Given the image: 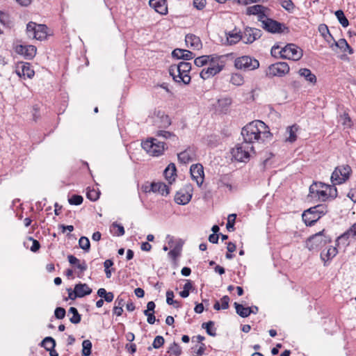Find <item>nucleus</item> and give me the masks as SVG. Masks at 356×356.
Segmentation results:
<instances>
[{
	"label": "nucleus",
	"mask_w": 356,
	"mask_h": 356,
	"mask_svg": "<svg viewBox=\"0 0 356 356\" xmlns=\"http://www.w3.org/2000/svg\"><path fill=\"white\" fill-rule=\"evenodd\" d=\"M243 142L252 144L259 140H264L270 135L268 127L261 120H254L245 125L241 131Z\"/></svg>",
	"instance_id": "1"
},
{
	"label": "nucleus",
	"mask_w": 356,
	"mask_h": 356,
	"mask_svg": "<svg viewBox=\"0 0 356 356\" xmlns=\"http://www.w3.org/2000/svg\"><path fill=\"white\" fill-rule=\"evenodd\" d=\"M191 70L190 63L181 61L177 65H172L169 68V73L175 81L182 82L186 85L191 82V78L189 75Z\"/></svg>",
	"instance_id": "2"
},
{
	"label": "nucleus",
	"mask_w": 356,
	"mask_h": 356,
	"mask_svg": "<svg viewBox=\"0 0 356 356\" xmlns=\"http://www.w3.org/2000/svg\"><path fill=\"white\" fill-rule=\"evenodd\" d=\"M327 212V207L325 204H318L304 211L302 215V220L307 226H312Z\"/></svg>",
	"instance_id": "3"
},
{
	"label": "nucleus",
	"mask_w": 356,
	"mask_h": 356,
	"mask_svg": "<svg viewBox=\"0 0 356 356\" xmlns=\"http://www.w3.org/2000/svg\"><path fill=\"white\" fill-rule=\"evenodd\" d=\"M331 241V237L326 235L325 230L323 229L307 238L306 241V247L310 251H318Z\"/></svg>",
	"instance_id": "4"
},
{
	"label": "nucleus",
	"mask_w": 356,
	"mask_h": 356,
	"mask_svg": "<svg viewBox=\"0 0 356 356\" xmlns=\"http://www.w3.org/2000/svg\"><path fill=\"white\" fill-rule=\"evenodd\" d=\"M254 151L252 145L245 142L238 143L232 150V157L237 161L246 162L249 160L250 152Z\"/></svg>",
	"instance_id": "5"
},
{
	"label": "nucleus",
	"mask_w": 356,
	"mask_h": 356,
	"mask_svg": "<svg viewBox=\"0 0 356 356\" xmlns=\"http://www.w3.org/2000/svg\"><path fill=\"white\" fill-rule=\"evenodd\" d=\"M47 26L44 24H38L33 22H29L26 25V34L30 38L42 40L47 38Z\"/></svg>",
	"instance_id": "6"
},
{
	"label": "nucleus",
	"mask_w": 356,
	"mask_h": 356,
	"mask_svg": "<svg viewBox=\"0 0 356 356\" xmlns=\"http://www.w3.org/2000/svg\"><path fill=\"white\" fill-rule=\"evenodd\" d=\"M165 145L164 142L159 141L154 138H151L142 143V147L150 155L159 156L163 153Z\"/></svg>",
	"instance_id": "7"
},
{
	"label": "nucleus",
	"mask_w": 356,
	"mask_h": 356,
	"mask_svg": "<svg viewBox=\"0 0 356 356\" xmlns=\"http://www.w3.org/2000/svg\"><path fill=\"white\" fill-rule=\"evenodd\" d=\"M351 172V168L348 165L337 166L332 173L331 181L334 185L343 184L349 179Z\"/></svg>",
	"instance_id": "8"
},
{
	"label": "nucleus",
	"mask_w": 356,
	"mask_h": 356,
	"mask_svg": "<svg viewBox=\"0 0 356 356\" xmlns=\"http://www.w3.org/2000/svg\"><path fill=\"white\" fill-rule=\"evenodd\" d=\"M278 54L282 58L299 60L302 57L303 51L302 49L295 44L290 43L281 48Z\"/></svg>",
	"instance_id": "9"
},
{
	"label": "nucleus",
	"mask_w": 356,
	"mask_h": 356,
	"mask_svg": "<svg viewBox=\"0 0 356 356\" xmlns=\"http://www.w3.org/2000/svg\"><path fill=\"white\" fill-rule=\"evenodd\" d=\"M290 67L286 62H277L269 65L266 71V76L268 78L274 76L282 77L289 72Z\"/></svg>",
	"instance_id": "10"
},
{
	"label": "nucleus",
	"mask_w": 356,
	"mask_h": 356,
	"mask_svg": "<svg viewBox=\"0 0 356 356\" xmlns=\"http://www.w3.org/2000/svg\"><path fill=\"white\" fill-rule=\"evenodd\" d=\"M234 65L239 70H253L259 67V62L250 56H243L236 58Z\"/></svg>",
	"instance_id": "11"
},
{
	"label": "nucleus",
	"mask_w": 356,
	"mask_h": 356,
	"mask_svg": "<svg viewBox=\"0 0 356 356\" xmlns=\"http://www.w3.org/2000/svg\"><path fill=\"white\" fill-rule=\"evenodd\" d=\"M192 187L190 185L186 186L185 188H181L177 192L175 196V201L178 204L185 205L188 204L192 197Z\"/></svg>",
	"instance_id": "12"
},
{
	"label": "nucleus",
	"mask_w": 356,
	"mask_h": 356,
	"mask_svg": "<svg viewBox=\"0 0 356 356\" xmlns=\"http://www.w3.org/2000/svg\"><path fill=\"white\" fill-rule=\"evenodd\" d=\"M261 22L262 28L268 32L273 33L283 32L282 27L284 25L277 21L268 18L266 16V18L263 19Z\"/></svg>",
	"instance_id": "13"
},
{
	"label": "nucleus",
	"mask_w": 356,
	"mask_h": 356,
	"mask_svg": "<svg viewBox=\"0 0 356 356\" xmlns=\"http://www.w3.org/2000/svg\"><path fill=\"white\" fill-rule=\"evenodd\" d=\"M242 36L244 43L251 44L261 36V31L248 26L245 28Z\"/></svg>",
	"instance_id": "14"
},
{
	"label": "nucleus",
	"mask_w": 356,
	"mask_h": 356,
	"mask_svg": "<svg viewBox=\"0 0 356 356\" xmlns=\"http://www.w3.org/2000/svg\"><path fill=\"white\" fill-rule=\"evenodd\" d=\"M192 179L195 180L198 186H201L204 179V168L202 164H193L190 168Z\"/></svg>",
	"instance_id": "15"
},
{
	"label": "nucleus",
	"mask_w": 356,
	"mask_h": 356,
	"mask_svg": "<svg viewBox=\"0 0 356 356\" xmlns=\"http://www.w3.org/2000/svg\"><path fill=\"white\" fill-rule=\"evenodd\" d=\"M37 49L33 45H17L15 48V51L21 55H23L26 59L31 60L36 54Z\"/></svg>",
	"instance_id": "16"
},
{
	"label": "nucleus",
	"mask_w": 356,
	"mask_h": 356,
	"mask_svg": "<svg viewBox=\"0 0 356 356\" xmlns=\"http://www.w3.org/2000/svg\"><path fill=\"white\" fill-rule=\"evenodd\" d=\"M15 72L19 76L24 77V79L26 77L31 79L35 74L33 70L31 68L29 63L22 62L18 63Z\"/></svg>",
	"instance_id": "17"
},
{
	"label": "nucleus",
	"mask_w": 356,
	"mask_h": 356,
	"mask_svg": "<svg viewBox=\"0 0 356 356\" xmlns=\"http://www.w3.org/2000/svg\"><path fill=\"white\" fill-rule=\"evenodd\" d=\"M185 42L188 47L195 50H199L202 47L201 40L194 34H187L185 37Z\"/></svg>",
	"instance_id": "18"
},
{
	"label": "nucleus",
	"mask_w": 356,
	"mask_h": 356,
	"mask_svg": "<svg viewBox=\"0 0 356 356\" xmlns=\"http://www.w3.org/2000/svg\"><path fill=\"white\" fill-rule=\"evenodd\" d=\"M266 8L261 5H254L247 8V15H254L258 16V20L261 22L263 19L266 18L265 10Z\"/></svg>",
	"instance_id": "19"
},
{
	"label": "nucleus",
	"mask_w": 356,
	"mask_h": 356,
	"mask_svg": "<svg viewBox=\"0 0 356 356\" xmlns=\"http://www.w3.org/2000/svg\"><path fill=\"white\" fill-rule=\"evenodd\" d=\"M67 259L69 263L71 265H74L76 267L77 269L79 270V272L77 274V276L79 277H83V273L87 270L88 266L86 264V262L85 261H83L82 262L80 261L79 259H77L75 256L72 254H70L67 256Z\"/></svg>",
	"instance_id": "20"
},
{
	"label": "nucleus",
	"mask_w": 356,
	"mask_h": 356,
	"mask_svg": "<svg viewBox=\"0 0 356 356\" xmlns=\"http://www.w3.org/2000/svg\"><path fill=\"white\" fill-rule=\"evenodd\" d=\"M40 346L49 352L50 356H58L55 350L56 341L51 337H45L40 343Z\"/></svg>",
	"instance_id": "21"
},
{
	"label": "nucleus",
	"mask_w": 356,
	"mask_h": 356,
	"mask_svg": "<svg viewBox=\"0 0 356 356\" xmlns=\"http://www.w3.org/2000/svg\"><path fill=\"white\" fill-rule=\"evenodd\" d=\"M149 4L150 7L161 15H166L168 13L166 0H149Z\"/></svg>",
	"instance_id": "22"
},
{
	"label": "nucleus",
	"mask_w": 356,
	"mask_h": 356,
	"mask_svg": "<svg viewBox=\"0 0 356 356\" xmlns=\"http://www.w3.org/2000/svg\"><path fill=\"white\" fill-rule=\"evenodd\" d=\"M178 160L180 163L186 164L193 161L195 159V154L193 149L191 147L185 149L184 151L177 154Z\"/></svg>",
	"instance_id": "23"
},
{
	"label": "nucleus",
	"mask_w": 356,
	"mask_h": 356,
	"mask_svg": "<svg viewBox=\"0 0 356 356\" xmlns=\"http://www.w3.org/2000/svg\"><path fill=\"white\" fill-rule=\"evenodd\" d=\"M152 191L154 193H159L162 195H167L169 194L168 186L163 182H153L150 185V188L147 190L145 188V192Z\"/></svg>",
	"instance_id": "24"
},
{
	"label": "nucleus",
	"mask_w": 356,
	"mask_h": 356,
	"mask_svg": "<svg viewBox=\"0 0 356 356\" xmlns=\"http://www.w3.org/2000/svg\"><path fill=\"white\" fill-rule=\"evenodd\" d=\"M172 56L173 58H176L177 59H183L184 60H189L195 57V55L192 51L179 48L172 51Z\"/></svg>",
	"instance_id": "25"
},
{
	"label": "nucleus",
	"mask_w": 356,
	"mask_h": 356,
	"mask_svg": "<svg viewBox=\"0 0 356 356\" xmlns=\"http://www.w3.org/2000/svg\"><path fill=\"white\" fill-rule=\"evenodd\" d=\"M319 184L314 183L309 187V193L316 194L315 196H317L318 199H321L325 201L328 198V194L326 188L318 189Z\"/></svg>",
	"instance_id": "26"
},
{
	"label": "nucleus",
	"mask_w": 356,
	"mask_h": 356,
	"mask_svg": "<svg viewBox=\"0 0 356 356\" xmlns=\"http://www.w3.org/2000/svg\"><path fill=\"white\" fill-rule=\"evenodd\" d=\"M232 103V99L230 97H225L220 98L218 100L216 108L220 113H226L229 110V106Z\"/></svg>",
	"instance_id": "27"
},
{
	"label": "nucleus",
	"mask_w": 356,
	"mask_h": 356,
	"mask_svg": "<svg viewBox=\"0 0 356 356\" xmlns=\"http://www.w3.org/2000/svg\"><path fill=\"white\" fill-rule=\"evenodd\" d=\"M298 74L300 76L304 77L305 79L312 85H315L317 82L316 75L313 74L309 69L301 68L299 70Z\"/></svg>",
	"instance_id": "28"
},
{
	"label": "nucleus",
	"mask_w": 356,
	"mask_h": 356,
	"mask_svg": "<svg viewBox=\"0 0 356 356\" xmlns=\"http://www.w3.org/2000/svg\"><path fill=\"white\" fill-rule=\"evenodd\" d=\"M216 184L218 188L227 187L229 191L232 190V179L229 175L225 174L220 175V178L217 180Z\"/></svg>",
	"instance_id": "29"
},
{
	"label": "nucleus",
	"mask_w": 356,
	"mask_h": 356,
	"mask_svg": "<svg viewBox=\"0 0 356 356\" xmlns=\"http://www.w3.org/2000/svg\"><path fill=\"white\" fill-rule=\"evenodd\" d=\"M338 253L336 247L330 246L326 252H322L321 253V259L324 261V265L326 266V262L334 258Z\"/></svg>",
	"instance_id": "30"
},
{
	"label": "nucleus",
	"mask_w": 356,
	"mask_h": 356,
	"mask_svg": "<svg viewBox=\"0 0 356 356\" xmlns=\"http://www.w3.org/2000/svg\"><path fill=\"white\" fill-rule=\"evenodd\" d=\"M74 289L79 295V298H83L92 293V289L87 284L79 283L74 286Z\"/></svg>",
	"instance_id": "31"
},
{
	"label": "nucleus",
	"mask_w": 356,
	"mask_h": 356,
	"mask_svg": "<svg viewBox=\"0 0 356 356\" xmlns=\"http://www.w3.org/2000/svg\"><path fill=\"white\" fill-rule=\"evenodd\" d=\"M176 166L174 163H170L164 170V175L169 184L175 181L176 175Z\"/></svg>",
	"instance_id": "32"
},
{
	"label": "nucleus",
	"mask_w": 356,
	"mask_h": 356,
	"mask_svg": "<svg viewBox=\"0 0 356 356\" xmlns=\"http://www.w3.org/2000/svg\"><path fill=\"white\" fill-rule=\"evenodd\" d=\"M298 129V127L296 124H293L291 127H288L286 129V141L293 143L296 138V132Z\"/></svg>",
	"instance_id": "33"
},
{
	"label": "nucleus",
	"mask_w": 356,
	"mask_h": 356,
	"mask_svg": "<svg viewBox=\"0 0 356 356\" xmlns=\"http://www.w3.org/2000/svg\"><path fill=\"white\" fill-rule=\"evenodd\" d=\"M220 72V68L207 67L200 72V77L204 80L215 76Z\"/></svg>",
	"instance_id": "34"
},
{
	"label": "nucleus",
	"mask_w": 356,
	"mask_h": 356,
	"mask_svg": "<svg viewBox=\"0 0 356 356\" xmlns=\"http://www.w3.org/2000/svg\"><path fill=\"white\" fill-rule=\"evenodd\" d=\"M334 42V44L343 51H348L349 54H353L354 53L353 49L348 44L345 39L342 38L337 42L335 40Z\"/></svg>",
	"instance_id": "35"
},
{
	"label": "nucleus",
	"mask_w": 356,
	"mask_h": 356,
	"mask_svg": "<svg viewBox=\"0 0 356 356\" xmlns=\"http://www.w3.org/2000/svg\"><path fill=\"white\" fill-rule=\"evenodd\" d=\"M234 305L236 314L241 317L246 318L250 315V308L249 307H245L243 305L238 302H234Z\"/></svg>",
	"instance_id": "36"
},
{
	"label": "nucleus",
	"mask_w": 356,
	"mask_h": 356,
	"mask_svg": "<svg viewBox=\"0 0 356 356\" xmlns=\"http://www.w3.org/2000/svg\"><path fill=\"white\" fill-rule=\"evenodd\" d=\"M124 300L120 296H118L115 301V306L113 307V314L120 316L122 314L123 307L124 305Z\"/></svg>",
	"instance_id": "37"
},
{
	"label": "nucleus",
	"mask_w": 356,
	"mask_h": 356,
	"mask_svg": "<svg viewBox=\"0 0 356 356\" xmlns=\"http://www.w3.org/2000/svg\"><path fill=\"white\" fill-rule=\"evenodd\" d=\"M156 136L161 137L166 140H170L173 142H177L178 140V137L174 133L165 130L157 131L156 133Z\"/></svg>",
	"instance_id": "38"
},
{
	"label": "nucleus",
	"mask_w": 356,
	"mask_h": 356,
	"mask_svg": "<svg viewBox=\"0 0 356 356\" xmlns=\"http://www.w3.org/2000/svg\"><path fill=\"white\" fill-rule=\"evenodd\" d=\"M209 61L207 63L208 67L220 68V71L223 69L224 65L220 61V57L216 55H209Z\"/></svg>",
	"instance_id": "39"
},
{
	"label": "nucleus",
	"mask_w": 356,
	"mask_h": 356,
	"mask_svg": "<svg viewBox=\"0 0 356 356\" xmlns=\"http://www.w3.org/2000/svg\"><path fill=\"white\" fill-rule=\"evenodd\" d=\"M241 40H243L242 34L240 33H227V40L229 44H235Z\"/></svg>",
	"instance_id": "40"
},
{
	"label": "nucleus",
	"mask_w": 356,
	"mask_h": 356,
	"mask_svg": "<svg viewBox=\"0 0 356 356\" xmlns=\"http://www.w3.org/2000/svg\"><path fill=\"white\" fill-rule=\"evenodd\" d=\"M69 314H72V316L70 318V321L73 324H77L81 322V316L78 312L76 308L71 307L68 310Z\"/></svg>",
	"instance_id": "41"
},
{
	"label": "nucleus",
	"mask_w": 356,
	"mask_h": 356,
	"mask_svg": "<svg viewBox=\"0 0 356 356\" xmlns=\"http://www.w3.org/2000/svg\"><path fill=\"white\" fill-rule=\"evenodd\" d=\"M97 295L103 298L107 302H111L114 298V294L112 292H107L105 289L100 288L97 291Z\"/></svg>",
	"instance_id": "42"
},
{
	"label": "nucleus",
	"mask_w": 356,
	"mask_h": 356,
	"mask_svg": "<svg viewBox=\"0 0 356 356\" xmlns=\"http://www.w3.org/2000/svg\"><path fill=\"white\" fill-rule=\"evenodd\" d=\"M214 322L212 321H209L207 323H204L202 325V327L206 330L207 333L211 337L216 336V329L213 328Z\"/></svg>",
	"instance_id": "43"
},
{
	"label": "nucleus",
	"mask_w": 356,
	"mask_h": 356,
	"mask_svg": "<svg viewBox=\"0 0 356 356\" xmlns=\"http://www.w3.org/2000/svg\"><path fill=\"white\" fill-rule=\"evenodd\" d=\"M0 23L8 28L13 26V22L11 20L10 16L2 11H0Z\"/></svg>",
	"instance_id": "44"
},
{
	"label": "nucleus",
	"mask_w": 356,
	"mask_h": 356,
	"mask_svg": "<svg viewBox=\"0 0 356 356\" xmlns=\"http://www.w3.org/2000/svg\"><path fill=\"white\" fill-rule=\"evenodd\" d=\"M111 232L117 236H123L125 232L124 227L120 224H118L116 222L111 225Z\"/></svg>",
	"instance_id": "45"
},
{
	"label": "nucleus",
	"mask_w": 356,
	"mask_h": 356,
	"mask_svg": "<svg viewBox=\"0 0 356 356\" xmlns=\"http://www.w3.org/2000/svg\"><path fill=\"white\" fill-rule=\"evenodd\" d=\"M319 186H321V188L327 189L328 197L335 198L337 196V189L334 184L331 186L320 182Z\"/></svg>",
	"instance_id": "46"
},
{
	"label": "nucleus",
	"mask_w": 356,
	"mask_h": 356,
	"mask_svg": "<svg viewBox=\"0 0 356 356\" xmlns=\"http://www.w3.org/2000/svg\"><path fill=\"white\" fill-rule=\"evenodd\" d=\"M335 16L337 17L339 22L343 27H347L349 25V22L344 15V13L341 10H338L335 12Z\"/></svg>",
	"instance_id": "47"
},
{
	"label": "nucleus",
	"mask_w": 356,
	"mask_h": 356,
	"mask_svg": "<svg viewBox=\"0 0 356 356\" xmlns=\"http://www.w3.org/2000/svg\"><path fill=\"white\" fill-rule=\"evenodd\" d=\"M92 343L90 340L86 339L82 342V356H90L92 353Z\"/></svg>",
	"instance_id": "48"
},
{
	"label": "nucleus",
	"mask_w": 356,
	"mask_h": 356,
	"mask_svg": "<svg viewBox=\"0 0 356 356\" xmlns=\"http://www.w3.org/2000/svg\"><path fill=\"white\" fill-rule=\"evenodd\" d=\"M194 289L192 282L189 280H186V283L184 286L183 291L179 293L181 297L186 298L188 297L190 291Z\"/></svg>",
	"instance_id": "49"
},
{
	"label": "nucleus",
	"mask_w": 356,
	"mask_h": 356,
	"mask_svg": "<svg viewBox=\"0 0 356 356\" xmlns=\"http://www.w3.org/2000/svg\"><path fill=\"white\" fill-rule=\"evenodd\" d=\"M210 57L211 56L209 55L199 56L195 59L194 63L197 67H202L205 65H207Z\"/></svg>",
	"instance_id": "50"
},
{
	"label": "nucleus",
	"mask_w": 356,
	"mask_h": 356,
	"mask_svg": "<svg viewBox=\"0 0 356 356\" xmlns=\"http://www.w3.org/2000/svg\"><path fill=\"white\" fill-rule=\"evenodd\" d=\"M79 247L83 250L88 252L90 248L89 239L86 236H81L79 241Z\"/></svg>",
	"instance_id": "51"
},
{
	"label": "nucleus",
	"mask_w": 356,
	"mask_h": 356,
	"mask_svg": "<svg viewBox=\"0 0 356 356\" xmlns=\"http://www.w3.org/2000/svg\"><path fill=\"white\" fill-rule=\"evenodd\" d=\"M230 81L232 84L238 86L243 84L244 79L241 74L236 73L232 75Z\"/></svg>",
	"instance_id": "52"
},
{
	"label": "nucleus",
	"mask_w": 356,
	"mask_h": 356,
	"mask_svg": "<svg viewBox=\"0 0 356 356\" xmlns=\"http://www.w3.org/2000/svg\"><path fill=\"white\" fill-rule=\"evenodd\" d=\"M168 353L174 355L175 356H179L181 354V349L176 342H173L168 349Z\"/></svg>",
	"instance_id": "53"
},
{
	"label": "nucleus",
	"mask_w": 356,
	"mask_h": 356,
	"mask_svg": "<svg viewBox=\"0 0 356 356\" xmlns=\"http://www.w3.org/2000/svg\"><path fill=\"white\" fill-rule=\"evenodd\" d=\"M236 218V215L234 213L229 214L227 218V229L229 232H233L234 230V223Z\"/></svg>",
	"instance_id": "54"
},
{
	"label": "nucleus",
	"mask_w": 356,
	"mask_h": 356,
	"mask_svg": "<svg viewBox=\"0 0 356 356\" xmlns=\"http://www.w3.org/2000/svg\"><path fill=\"white\" fill-rule=\"evenodd\" d=\"M100 192L95 189H88L86 193L87 197L91 201H96L99 199Z\"/></svg>",
	"instance_id": "55"
},
{
	"label": "nucleus",
	"mask_w": 356,
	"mask_h": 356,
	"mask_svg": "<svg viewBox=\"0 0 356 356\" xmlns=\"http://www.w3.org/2000/svg\"><path fill=\"white\" fill-rule=\"evenodd\" d=\"M83 201V198L79 195H73L68 199V202L72 205H80Z\"/></svg>",
	"instance_id": "56"
},
{
	"label": "nucleus",
	"mask_w": 356,
	"mask_h": 356,
	"mask_svg": "<svg viewBox=\"0 0 356 356\" xmlns=\"http://www.w3.org/2000/svg\"><path fill=\"white\" fill-rule=\"evenodd\" d=\"M318 30L321 35L326 38L327 35H328L332 40L334 41V38L330 34L328 27L325 24H321L318 27Z\"/></svg>",
	"instance_id": "57"
},
{
	"label": "nucleus",
	"mask_w": 356,
	"mask_h": 356,
	"mask_svg": "<svg viewBox=\"0 0 356 356\" xmlns=\"http://www.w3.org/2000/svg\"><path fill=\"white\" fill-rule=\"evenodd\" d=\"M161 119V127L166 128L171 124V120L168 115L162 114L160 117Z\"/></svg>",
	"instance_id": "58"
},
{
	"label": "nucleus",
	"mask_w": 356,
	"mask_h": 356,
	"mask_svg": "<svg viewBox=\"0 0 356 356\" xmlns=\"http://www.w3.org/2000/svg\"><path fill=\"white\" fill-rule=\"evenodd\" d=\"M281 6L289 12H291L295 7L294 3L291 0H282Z\"/></svg>",
	"instance_id": "59"
},
{
	"label": "nucleus",
	"mask_w": 356,
	"mask_h": 356,
	"mask_svg": "<svg viewBox=\"0 0 356 356\" xmlns=\"http://www.w3.org/2000/svg\"><path fill=\"white\" fill-rule=\"evenodd\" d=\"M165 340L162 336H156L153 341L152 346L155 349L161 348L164 344Z\"/></svg>",
	"instance_id": "60"
},
{
	"label": "nucleus",
	"mask_w": 356,
	"mask_h": 356,
	"mask_svg": "<svg viewBox=\"0 0 356 356\" xmlns=\"http://www.w3.org/2000/svg\"><path fill=\"white\" fill-rule=\"evenodd\" d=\"M65 309L63 307H56L54 311V316L57 319H63L65 316Z\"/></svg>",
	"instance_id": "61"
},
{
	"label": "nucleus",
	"mask_w": 356,
	"mask_h": 356,
	"mask_svg": "<svg viewBox=\"0 0 356 356\" xmlns=\"http://www.w3.org/2000/svg\"><path fill=\"white\" fill-rule=\"evenodd\" d=\"M173 298H174L173 291L168 290L166 292V302L170 305H172L173 304H178V301L174 300Z\"/></svg>",
	"instance_id": "62"
},
{
	"label": "nucleus",
	"mask_w": 356,
	"mask_h": 356,
	"mask_svg": "<svg viewBox=\"0 0 356 356\" xmlns=\"http://www.w3.org/2000/svg\"><path fill=\"white\" fill-rule=\"evenodd\" d=\"M348 239L349 236H348V234H346V232H345L343 234L337 238L336 242L337 243V245L340 243H342L343 245H348L349 244Z\"/></svg>",
	"instance_id": "63"
},
{
	"label": "nucleus",
	"mask_w": 356,
	"mask_h": 356,
	"mask_svg": "<svg viewBox=\"0 0 356 356\" xmlns=\"http://www.w3.org/2000/svg\"><path fill=\"white\" fill-rule=\"evenodd\" d=\"M346 232L349 238H355L356 236V223L353 225Z\"/></svg>",
	"instance_id": "64"
}]
</instances>
